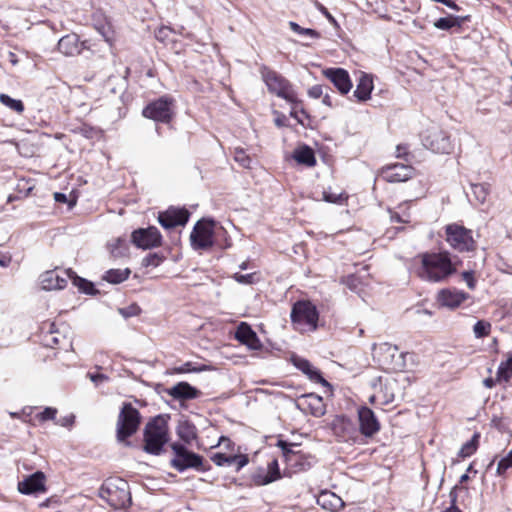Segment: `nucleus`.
I'll return each mask as SVG.
<instances>
[{
    "instance_id": "nucleus-12",
    "label": "nucleus",
    "mask_w": 512,
    "mask_h": 512,
    "mask_svg": "<svg viewBox=\"0 0 512 512\" xmlns=\"http://www.w3.org/2000/svg\"><path fill=\"white\" fill-rule=\"evenodd\" d=\"M213 220H199L190 234L191 246L194 250H206L213 246Z\"/></svg>"
},
{
    "instance_id": "nucleus-4",
    "label": "nucleus",
    "mask_w": 512,
    "mask_h": 512,
    "mask_svg": "<svg viewBox=\"0 0 512 512\" xmlns=\"http://www.w3.org/2000/svg\"><path fill=\"white\" fill-rule=\"evenodd\" d=\"M173 451V458L170 460L172 468L182 473L188 469H194L197 471H206L204 467V459L201 455L190 451L184 444L174 442L171 444Z\"/></svg>"
},
{
    "instance_id": "nucleus-6",
    "label": "nucleus",
    "mask_w": 512,
    "mask_h": 512,
    "mask_svg": "<svg viewBox=\"0 0 512 512\" xmlns=\"http://www.w3.org/2000/svg\"><path fill=\"white\" fill-rule=\"evenodd\" d=\"M260 73L270 93L275 94L288 102H296V94L292 85L286 78L267 66L261 67Z\"/></svg>"
},
{
    "instance_id": "nucleus-24",
    "label": "nucleus",
    "mask_w": 512,
    "mask_h": 512,
    "mask_svg": "<svg viewBox=\"0 0 512 512\" xmlns=\"http://www.w3.org/2000/svg\"><path fill=\"white\" fill-rule=\"evenodd\" d=\"M235 338L251 350H258L261 348V342L256 332L246 322H241L238 325L235 332Z\"/></svg>"
},
{
    "instance_id": "nucleus-11",
    "label": "nucleus",
    "mask_w": 512,
    "mask_h": 512,
    "mask_svg": "<svg viewBox=\"0 0 512 512\" xmlns=\"http://www.w3.org/2000/svg\"><path fill=\"white\" fill-rule=\"evenodd\" d=\"M173 103V98L162 96L147 104L142 111V115L156 122L169 123L173 118Z\"/></svg>"
},
{
    "instance_id": "nucleus-22",
    "label": "nucleus",
    "mask_w": 512,
    "mask_h": 512,
    "mask_svg": "<svg viewBox=\"0 0 512 512\" xmlns=\"http://www.w3.org/2000/svg\"><path fill=\"white\" fill-rule=\"evenodd\" d=\"M324 75L334 84L341 94H347L352 88L349 73L343 68H328Z\"/></svg>"
},
{
    "instance_id": "nucleus-60",
    "label": "nucleus",
    "mask_w": 512,
    "mask_h": 512,
    "mask_svg": "<svg viewBox=\"0 0 512 512\" xmlns=\"http://www.w3.org/2000/svg\"><path fill=\"white\" fill-rule=\"evenodd\" d=\"M88 376L92 382H94L96 385L102 383L103 381L107 380V376L104 374H94V373H88Z\"/></svg>"
},
{
    "instance_id": "nucleus-3",
    "label": "nucleus",
    "mask_w": 512,
    "mask_h": 512,
    "mask_svg": "<svg viewBox=\"0 0 512 512\" xmlns=\"http://www.w3.org/2000/svg\"><path fill=\"white\" fill-rule=\"evenodd\" d=\"M99 496L115 509L127 508L131 504V493L126 480L110 477L99 489Z\"/></svg>"
},
{
    "instance_id": "nucleus-31",
    "label": "nucleus",
    "mask_w": 512,
    "mask_h": 512,
    "mask_svg": "<svg viewBox=\"0 0 512 512\" xmlns=\"http://www.w3.org/2000/svg\"><path fill=\"white\" fill-rule=\"evenodd\" d=\"M373 87L372 78L367 74H362L353 92V97H355L358 102H365L370 99Z\"/></svg>"
},
{
    "instance_id": "nucleus-35",
    "label": "nucleus",
    "mask_w": 512,
    "mask_h": 512,
    "mask_svg": "<svg viewBox=\"0 0 512 512\" xmlns=\"http://www.w3.org/2000/svg\"><path fill=\"white\" fill-rule=\"evenodd\" d=\"M110 254L113 258H124L129 255V244L123 237H118L108 244Z\"/></svg>"
},
{
    "instance_id": "nucleus-43",
    "label": "nucleus",
    "mask_w": 512,
    "mask_h": 512,
    "mask_svg": "<svg viewBox=\"0 0 512 512\" xmlns=\"http://www.w3.org/2000/svg\"><path fill=\"white\" fill-rule=\"evenodd\" d=\"M164 260H165V256L161 253H157V252L149 253L142 259V266L158 267Z\"/></svg>"
},
{
    "instance_id": "nucleus-9",
    "label": "nucleus",
    "mask_w": 512,
    "mask_h": 512,
    "mask_svg": "<svg viewBox=\"0 0 512 512\" xmlns=\"http://www.w3.org/2000/svg\"><path fill=\"white\" fill-rule=\"evenodd\" d=\"M422 144L425 148L438 154H449L453 150V144L447 132L437 126L427 128L422 136Z\"/></svg>"
},
{
    "instance_id": "nucleus-38",
    "label": "nucleus",
    "mask_w": 512,
    "mask_h": 512,
    "mask_svg": "<svg viewBox=\"0 0 512 512\" xmlns=\"http://www.w3.org/2000/svg\"><path fill=\"white\" fill-rule=\"evenodd\" d=\"M213 367L206 364H197L194 362H185L184 364L174 367L173 372L176 374H185V373H199L205 371H211Z\"/></svg>"
},
{
    "instance_id": "nucleus-49",
    "label": "nucleus",
    "mask_w": 512,
    "mask_h": 512,
    "mask_svg": "<svg viewBox=\"0 0 512 512\" xmlns=\"http://www.w3.org/2000/svg\"><path fill=\"white\" fill-rule=\"evenodd\" d=\"M172 33V29L169 26H160L154 32L155 38L162 43H166Z\"/></svg>"
},
{
    "instance_id": "nucleus-52",
    "label": "nucleus",
    "mask_w": 512,
    "mask_h": 512,
    "mask_svg": "<svg viewBox=\"0 0 512 512\" xmlns=\"http://www.w3.org/2000/svg\"><path fill=\"white\" fill-rule=\"evenodd\" d=\"M49 333L51 334V336L46 340L47 341L46 345L50 346V347L60 346L62 340L57 336H53V334L57 333L54 323L49 324Z\"/></svg>"
},
{
    "instance_id": "nucleus-59",
    "label": "nucleus",
    "mask_w": 512,
    "mask_h": 512,
    "mask_svg": "<svg viewBox=\"0 0 512 512\" xmlns=\"http://www.w3.org/2000/svg\"><path fill=\"white\" fill-rule=\"evenodd\" d=\"M74 419H75V416L74 415H67V416H64L62 418H60L58 421H57V424L63 426V427H70L73 425L74 423Z\"/></svg>"
},
{
    "instance_id": "nucleus-56",
    "label": "nucleus",
    "mask_w": 512,
    "mask_h": 512,
    "mask_svg": "<svg viewBox=\"0 0 512 512\" xmlns=\"http://www.w3.org/2000/svg\"><path fill=\"white\" fill-rule=\"evenodd\" d=\"M344 282L350 290L356 291L360 283V280L359 277L355 275H349Z\"/></svg>"
},
{
    "instance_id": "nucleus-28",
    "label": "nucleus",
    "mask_w": 512,
    "mask_h": 512,
    "mask_svg": "<svg viewBox=\"0 0 512 512\" xmlns=\"http://www.w3.org/2000/svg\"><path fill=\"white\" fill-rule=\"evenodd\" d=\"M83 43L77 34H67L58 41V50L66 56H74L81 52Z\"/></svg>"
},
{
    "instance_id": "nucleus-7",
    "label": "nucleus",
    "mask_w": 512,
    "mask_h": 512,
    "mask_svg": "<svg viewBox=\"0 0 512 512\" xmlns=\"http://www.w3.org/2000/svg\"><path fill=\"white\" fill-rule=\"evenodd\" d=\"M141 415L131 404L124 403L117 419V439L124 441L131 437L139 428Z\"/></svg>"
},
{
    "instance_id": "nucleus-19",
    "label": "nucleus",
    "mask_w": 512,
    "mask_h": 512,
    "mask_svg": "<svg viewBox=\"0 0 512 512\" xmlns=\"http://www.w3.org/2000/svg\"><path fill=\"white\" fill-rule=\"evenodd\" d=\"M374 353L380 363L389 368H395L402 357V355L399 354L398 347L390 343H382L378 347H375Z\"/></svg>"
},
{
    "instance_id": "nucleus-20",
    "label": "nucleus",
    "mask_w": 512,
    "mask_h": 512,
    "mask_svg": "<svg viewBox=\"0 0 512 512\" xmlns=\"http://www.w3.org/2000/svg\"><path fill=\"white\" fill-rule=\"evenodd\" d=\"M282 477L277 459H273L268 463L267 469L259 468L253 475L252 479L258 486L268 485Z\"/></svg>"
},
{
    "instance_id": "nucleus-61",
    "label": "nucleus",
    "mask_w": 512,
    "mask_h": 512,
    "mask_svg": "<svg viewBox=\"0 0 512 512\" xmlns=\"http://www.w3.org/2000/svg\"><path fill=\"white\" fill-rule=\"evenodd\" d=\"M11 263V256L6 254H0V266L8 267Z\"/></svg>"
},
{
    "instance_id": "nucleus-32",
    "label": "nucleus",
    "mask_w": 512,
    "mask_h": 512,
    "mask_svg": "<svg viewBox=\"0 0 512 512\" xmlns=\"http://www.w3.org/2000/svg\"><path fill=\"white\" fill-rule=\"evenodd\" d=\"M307 406L310 414L314 417H321L325 414V404L323 398L315 393L305 394L301 397Z\"/></svg>"
},
{
    "instance_id": "nucleus-63",
    "label": "nucleus",
    "mask_w": 512,
    "mask_h": 512,
    "mask_svg": "<svg viewBox=\"0 0 512 512\" xmlns=\"http://www.w3.org/2000/svg\"><path fill=\"white\" fill-rule=\"evenodd\" d=\"M322 96H323V99H322L323 104L331 107L332 101H331V97L329 96V94L326 93V94H323Z\"/></svg>"
},
{
    "instance_id": "nucleus-21",
    "label": "nucleus",
    "mask_w": 512,
    "mask_h": 512,
    "mask_svg": "<svg viewBox=\"0 0 512 512\" xmlns=\"http://www.w3.org/2000/svg\"><path fill=\"white\" fill-rule=\"evenodd\" d=\"M469 297L470 295L464 291L446 288L438 293L437 300L441 306L455 309L469 299Z\"/></svg>"
},
{
    "instance_id": "nucleus-51",
    "label": "nucleus",
    "mask_w": 512,
    "mask_h": 512,
    "mask_svg": "<svg viewBox=\"0 0 512 512\" xmlns=\"http://www.w3.org/2000/svg\"><path fill=\"white\" fill-rule=\"evenodd\" d=\"M56 414H57V410L55 408L46 407L42 412L38 413L36 417L41 422H44V421L55 419Z\"/></svg>"
},
{
    "instance_id": "nucleus-26",
    "label": "nucleus",
    "mask_w": 512,
    "mask_h": 512,
    "mask_svg": "<svg viewBox=\"0 0 512 512\" xmlns=\"http://www.w3.org/2000/svg\"><path fill=\"white\" fill-rule=\"evenodd\" d=\"M293 364L297 369L307 375L311 381L330 387L329 382L323 378L321 372L317 368L313 367L307 359L295 357L293 358Z\"/></svg>"
},
{
    "instance_id": "nucleus-10",
    "label": "nucleus",
    "mask_w": 512,
    "mask_h": 512,
    "mask_svg": "<svg viewBox=\"0 0 512 512\" xmlns=\"http://www.w3.org/2000/svg\"><path fill=\"white\" fill-rule=\"evenodd\" d=\"M277 446L281 449L287 469L290 473L305 471L311 467V457L306 456L300 451H294L292 447L296 444L288 443L284 440H278Z\"/></svg>"
},
{
    "instance_id": "nucleus-47",
    "label": "nucleus",
    "mask_w": 512,
    "mask_h": 512,
    "mask_svg": "<svg viewBox=\"0 0 512 512\" xmlns=\"http://www.w3.org/2000/svg\"><path fill=\"white\" fill-rule=\"evenodd\" d=\"M509 468H512V449L506 456L499 460L496 473L497 475L502 476Z\"/></svg>"
},
{
    "instance_id": "nucleus-57",
    "label": "nucleus",
    "mask_w": 512,
    "mask_h": 512,
    "mask_svg": "<svg viewBox=\"0 0 512 512\" xmlns=\"http://www.w3.org/2000/svg\"><path fill=\"white\" fill-rule=\"evenodd\" d=\"M308 95L311 98H320L323 95V87L321 85H314L308 90Z\"/></svg>"
},
{
    "instance_id": "nucleus-64",
    "label": "nucleus",
    "mask_w": 512,
    "mask_h": 512,
    "mask_svg": "<svg viewBox=\"0 0 512 512\" xmlns=\"http://www.w3.org/2000/svg\"><path fill=\"white\" fill-rule=\"evenodd\" d=\"M405 154H406V147L398 145L397 146V157H402Z\"/></svg>"
},
{
    "instance_id": "nucleus-37",
    "label": "nucleus",
    "mask_w": 512,
    "mask_h": 512,
    "mask_svg": "<svg viewBox=\"0 0 512 512\" xmlns=\"http://www.w3.org/2000/svg\"><path fill=\"white\" fill-rule=\"evenodd\" d=\"M131 274V270L129 268L125 269H110L105 272L103 275V280L112 283V284H120L127 280Z\"/></svg>"
},
{
    "instance_id": "nucleus-16",
    "label": "nucleus",
    "mask_w": 512,
    "mask_h": 512,
    "mask_svg": "<svg viewBox=\"0 0 512 512\" xmlns=\"http://www.w3.org/2000/svg\"><path fill=\"white\" fill-rule=\"evenodd\" d=\"M359 436L363 435L367 438L373 437L380 431V422L374 411L367 406L358 409Z\"/></svg>"
},
{
    "instance_id": "nucleus-54",
    "label": "nucleus",
    "mask_w": 512,
    "mask_h": 512,
    "mask_svg": "<svg viewBox=\"0 0 512 512\" xmlns=\"http://www.w3.org/2000/svg\"><path fill=\"white\" fill-rule=\"evenodd\" d=\"M254 277H255L254 273H249V274L235 273L233 276V278L240 284H252L254 282Z\"/></svg>"
},
{
    "instance_id": "nucleus-5",
    "label": "nucleus",
    "mask_w": 512,
    "mask_h": 512,
    "mask_svg": "<svg viewBox=\"0 0 512 512\" xmlns=\"http://www.w3.org/2000/svg\"><path fill=\"white\" fill-rule=\"evenodd\" d=\"M445 241L459 253L474 252L477 247L472 230L457 223L445 226Z\"/></svg>"
},
{
    "instance_id": "nucleus-14",
    "label": "nucleus",
    "mask_w": 512,
    "mask_h": 512,
    "mask_svg": "<svg viewBox=\"0 0 512 512\" xmlns=\"http://www.w3.org/2000/svg\"><path fill=\"white\" fill-rule=\"evenodd\" d=\"M131 242L138 248L151 249L162 244V235L157 227L139 228L132 232Z\"/></svg>"
},
{
    "instance_id": "nucleus-8",
    "label": "nucleus",
    "mask_w": 512,
    "mask_h": 512,
    "mask_svg": "<svg viewBox=\"0 0 512 512\" xmlns=\"http://www.w3.org/2000/svg\"><path fill=\"white\" fill-rule=\"evenodd\" d=\"M291 321L299 329L308 327L310 330L317 328L319 313L314 304L310 301H297L293 304L291 310Z\"/></svg>"
},
{
    "instance_id": "nucleus-42",
    "label": "nucleus",
    "mask_w": 512,
    "mask_h": 512,
    "mask_svg": "<svg viewBox=\"0 0 512 512\" xmlns=\"http://www.w3.org/2000/svg\"><path fill=\"white\" fill-rule=\"evenodd\" d=\"M472 194L475 199L483 204L485 203L487 196L489 195V186L485 183L471 184Z\"/></svg>"
},
{
    "instance_id": "nucleus-17",
    "label": "nucleus",
    "mask_w": 512,
    "mask_h": 512,
    "mask_svg": "<svg viewBox=\"0 0 512 512\" xmlns=\"http://www.w3.org/2000/svg\"><path fill=\"white\" fill-rule=\"evenodd\" d=\"M71 273L72 269H66L61 272L58 270H49L44 272L40 276L42 289L50 291L65 288L68 280H70Z\"/></svg>"
},
{
    "instance_id": "nucleus-33",
    "label": "nucleus",
    "mask_w": 512,
    "mask_h": 512,
    "mask_svg": "<svg viewBox=\"0 0 512 512\" xmlns=\"http://www.w3.org/2000/svg\"><path fill=\"white\" fill-rule=\"evenodd\" d=\"M469 19H470L469 15H467V16L449 15L447 17H441L438 20H436L434 22V26L437 29L447 31L453 27L460 28L463 25V23H465L466 21H469Z\"/></svg>"
},
{
    "instance_id": "nucleus-45",
    "label": "nucleus",
    "mask_w": 512,
    "mask_h": 512,
    "mask_svg": "<svg viewBox=\"0 0 512 512\" xmlns=\"http://www.w3.org/2000/svg\"><path fill=\"white\" fill-rule=\"evenodd\" d=\"M346 198L343 192L336 193L330 190H324L322 192V199L328 203L342 204Z\"/></svg>"
},
{
    "instance_id": "nucleus-40",
    "label": "nucleus",
    "mask_w": 512,
    "mask_h": 512,
    "mask_svg": "<svg viewBox=\"0 0 512 512\" xmlns=\"http://www.w3.org/2000/svg\"><path fill=\"white\" fill-rule=\"evenodd\" d=\"M512 377V352L507 354V359L501 362L497 370V378L508 382Z\"/></svg>"
},
{
    "instance_id": "nucleus-30",
    "label": "nucleus",
    "mask_w": 512,
    "mask_h": 512,
    "mask_svg": "<svg viewBox=\"0 0 512 512\" xmlns=\"http://www.w3.org/2000/svg\"><path fill=\"white\" fill-rule=\"evenodd\" d=\"M292 158L300 165L306 167H314L316 165V157L313 149L303 144L297 147L292 154Z\"/></svg>"
},
{
    "instance_id": "nucleus-15",
    "label": "nucleus",
    "mask_w": 512,
    "mask_h": 512,
    "mask_svg": "<svg viewBox=\"0 0 512 512\" xmlns=\"http://www.w3.org/2000/svg\"><path fill=\"white\" fill-rule=\"evenodd\" d=\"M189 218L190 212L186 208H176L173 206L158 214V222L166 230L177 226H185Z\"/></svg>"
},
{
    "instance_id": "nucleus-48",
    "label": "nucleus",
    "mask_w": 512,
    "mask_h": 512,
    "mask_svg": "<svg viewBox=\"0 0 512 512\" xmlns=\"http://www.w3.org/2000/svg\"><path fill=\"white\" fill-rule=\"evenodd\" d=\"M234 159L244 168H249L252 162L251 158L246 154V152L242 148L235 149Z\"/></svg>"
},
{
    "instance_id": "nucleus-23",
    "label": "nucleus",
    "mask_w": 512,
    "mask_h": 512,
    "mask_svg": "<svg viewBox=\"0 0 512 512\" xmlns=\"http://www.w3.org/2000/svg\"><path fill=\"white\" fill-rule=\"evenodd\" d=\"M414 173V168L410 165H405L402 163H395L387 166L383 175L384 178L388 182L396 183V182H405L412 178Z\"/></svg>"
},
{
    "instance_id": "nucleus-58",
    "label": "nucleus",
    "mask_w": 512,
    "mask_h": 512,
    "mask_svg": "<svg viewBox=\"0 0 512 512\" xmlns=\"http://www.w3.org/2000/svg\"><path fill=\"white\" fill-rule=\"evenodd\" d=\"M54 199L56 202H59V203H68L69 207H72L76 203L75 200L69 201L67 195L64 193H61V192L54 193Z\"/></svg>"
},
{
    "instance_id": "nucleus-2",
    "label": "nucleus",
    "mask_w": 512,
    "mask_h": 512,
    "mask_svg": "<svg viewBox=\"0 0 512 512\" xmlns=\"http://www.w3.org/2000/svg\"><path fill=\"white\" fill-rule=\"evenodd\" d=\"M169 441L167 419L158 415L148 421L144 428V451L152 455H160L164 445Z\"/></svg>"
},
{
    "instance_id": "nucleus-25",
    "label": "nucleus",
    "mask_w": 512,
    "mask_h": 512,
    "mask_svg": "<svg viewBox=\"0 0 512 512\" xmlns=\"http://www.w3.org/2000/svg\"><path fill=\"white\" fill-rule=\"evenodd\" d=\"M166 393L175 400L185 401L196 399L200 396L201 392L188 382H178L174 386L167 388Z\"/></svg>"
},
{
    "instance_id": "nucleus-46",
    "label": "nucleus",
    "mask_w": 512,
    "mask_h": 512,
    "mask_svg": "<svg viewBox=\"0 0 512 512\" xmlns=\"http://www.w3.org/2000/svg\"><path fill=\"white\" fill-rule=\"evenodd\" d=\"M289 26H290L291 30L297 34L309 36L311 38H319L320 37L319 32H317L316 30L310 29V28H303L296 22L290 21Z\"/></svg>"
},
{
    "instance_id": "nucleus-55",
    "label": "nucleus",
    "mask_w": 512,
    "mask_h": 512,
    "mask_svg": "<svg viewBox=\"0 0 512 512\" xmlns=\"http://www.w3.org/2000/svg\"><path fill=\"white\" fill-rule=\"evenodd\" d=\"M462 278L466 282L469 289L473 290L476 287V281L474 278L473 271H464L462 273Z\"/></svg>"
},
{
    "instance_id": "nucleus-18",
    "label": "nucleus",
    "mask_w": 512,
    "mask_h": 512,
    "mask_svg": "<svg viewBox=\"0 0 512 512\" xmlns=\"http://www.w3.org/2000/svg\"><path fill=\"white\" fill-rule=\"evenodd\" d=\"M18 491L24 495L42 493L46 491L45 475L37 471L18 483Z\"/></svg>"
},
{
    "instance_id": "nucleus-34",
    "label": "nucleus",
    "mask_w": 512,
    "mask_h": 512,
    "mask_svg": "<svg viewBox=\"0 0 512 512\" xmlns=\"http://www.w3.org/2000/svg\"><path fill=\"white\" fill-rule=\"evenodd\" d=\"M317 504L330 511H336L342 506V500L332 492H322L317 498Z\"/></svg>"
},
{
    "instance_id": "nucleus-13",
    "label": "nucleus",
    "mask_w": 512,
    "mask_h": 512,
    "mask_svg": "<svg viewBox=\"0 0 512 512\" xmlns=\"http://www.w3.org/2000/svg\"><path fill=\"white\" fill-rule=\"evenodd\" d=\"M333 434L342 442L355 443L359 439V431L355 423L348 417L336 416L331 423Z\"/></svg>"
},
{
    "instance_id": "nucleus-29",
    "label": "nucleus",
    "mask_w": 512,
    "mask_h": 512,
    "mask_svg": "<svg viewBox=\"0 0 512 512\" xmlns=\"http://www.w3.org/2000/svg\"><path fill=\"white\" fill-rule=\"evenodd\" d=\"M176 434L183 441L182 444L190 445L197 438V428L191 421L180 419L176 427Z\"/></svg>"
},
{
    "instance_id": "nucleus-50",
    "label": "nucleus",
    "mask_w": 512,
    "mask_h": 512,
    "mask_svg": "<svg viewBox=\"0 0 512 512\" xmlns=\"http://www.w3.org/2000/svg\"><path fill=\"white\" fill-rule=\"evenodd\" d=\"M78 133L87 139H93L98 135L99 131L94 127L83 124L78 128Z\"/></svg>"
},
{
    "instance_id": "nucleus-39",
    "label": "nucleus",
    "mask_w": 512,
    "mask_h": 512,
    "mask_svg": "<svg viewBox=\"0 0 512 512\" xmlns=\"http://www.w3.org/2000/svg\"><path fill=\"white\" fill-rule=\"evenodd\" d=\"M479 438L480 434L478 432H475L472 438L462 445L461 449L458 452L459 457L465 458L474 454L479 445Z\"/></svg>"
},
{
    "instance_id": "nucleus-41",
    "label": "nucleus",
    "mask_w": 512,
    "mask_h": 512,
    "mask_svg": "<svg viewBox=\"0 0 512 512\" xmlns=\"http://www.w3.org/2000/svg\"><path fill=\"white\" fill-rule=\"evenodd\" d=\"M0 103L19 114L24 111L23 102L19 99H14L7 94H0Z\"/></svg>"
},
{
    "instance_id": "nucleus-27",
    "label": "nucleus",
    "mask_w": 512,
    "mask_h": 512,
    "mask_svg": "<svg viewBox=\"0 0 512 512\" xmlns=\"http://www.w3.org/2000/svg\"><path fill=\"white\" fill-rule=\"evenodd\" d=\"M211 460L220 467L236 465V471L241 470L249 461L247 455H226L224 453L213 454Z\"/></svg>"
},
{
    "instance_id": "nucleus-36",
    "label": "nucleus",
    "mask_w": 512,
    "mask_h": 512,
    "mask_svg": "<svg viewBox=\"0 0 512 512\" xmlns=\"http://www.w3.org/2000/svg\"><path fill=\"white\" fill-rule=\"evenodd\" d=\"M70 280L72 281L73 285L76 286L79 291L84 294L96 295L98 293V290L95 288L93 282L78 276L73 270L70 276Z\"/></svg>"
},
{
    "instance_id": "nucleus-62",
    "label": "nucleus",
    "mask_w": 512,
    "mask_h": 512,
    "mask_svg": "<svg viewBox=\"0 0 512 512\" xmlns=\"http://www.w3.org/2000/svg\"><path fill=\"white\" fill-rule=\"evenodd\" d=\"M440 3L444 4L445 6L451 8L453 10H456V11L460 10V7L453 0H441Z\"/></svg>"
},
{
    "instance_id": "nucleus-44",
    "label": "nucleus",
    "mask_w": 512,
    "mask_h": 512,
    "mask_svg": "<svg viewBox=\"0 0 512 512\" xmlns=\"http://www.w3.org/2000/svg\"><path fill=\"white\" fill-rule=\"evenodd\" d=\"M491 330V324L484 320H479L473 326V332L476 338L488 336Z\"/></svg>"
},
{
    "instance_id": "nucleus-1",
    "label": "nucleus",
    "mask_w": 512,
    "mask_h": 512,
    "mask_svg": "<svg viewBox=\"0 0 512 512\" xmlns=\"http://www.w3.org/2000/svg\"><path fill=\"white\" fill-rule=\"evenodd\" d=\"M416 258L420 262L416 274L423 281L442 283L457 272V263L447 250L423 252Z\"/></svg>"
},
{
    "instance_id": "nucleus-53",
    "label": "nucleus",
    "mask_w": 512,
    "mask_h": 512,
    "mask_svg": "<svg viewBox=\"0 0 512 512\" xmlns=\"http://www.w3.org/2000/svg\"><path fill=\"white\" fill-rule=\"evenodd\" d=\"M457 486H455L449 493V497H450V500H451V505L446 508L443 512H462L456 505V502H457V493H456V490H457Z\"/></svg>"
}]
</instances>
